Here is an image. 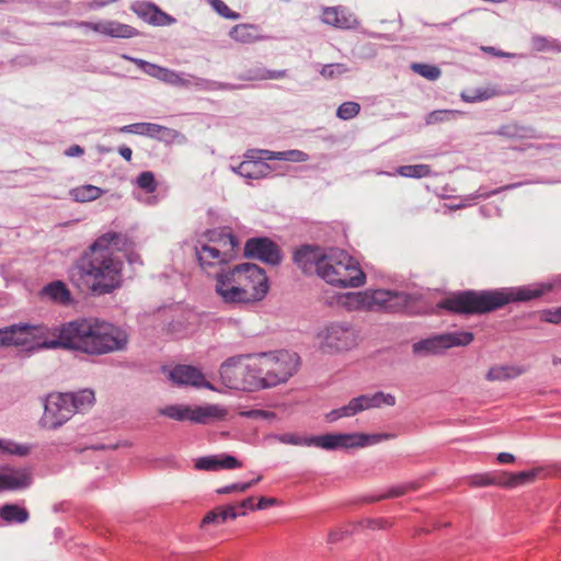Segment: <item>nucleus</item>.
<instances>
[{"instance_id":"obj_30","label":"nucleus","mask_w":561,"mask_h":561,"mask_svg":"<svg viewBox=\"0 0 561 561\" xmlns=\"http://www.w3.org/2000/svg\"><path fill=\"white\" fill-rule=\"evenodd\" d=\"M0 517L7 524H23L28 519V512L16 504H5L0 507Z\"/></svg>"},{"instance_id":"obj_8","label":"nucleus","mask_w":561,"mask_h":561,"mask_svg":"<svg viewBox=\"0 0 561 561\" xmlns=\"http://www.w3.org/2000/svg\"><path fill=\"white\" fill-rule=\"evenodd\" d=\"M250 356L251 354L231 356L220 365L219 376L226 387L237 390L256 389L249 380L254 375V364Z\"/></svg>"},{"instance_id":"obj_15","label":"nucleus","mask_w":561,"mask_h":561,"mask_svg":"<svg viewBox=\"0 0 561 561\" xmlns=\"http://www.w3.org/2000/svg\"><path fill=\"white\" fill-rule=\"evenodd\" d=\"M244 255L257 259L271 265H277L282 261L280 251L276 243L268 238H252L245 242Z\"/></svg>"},{"instance_id":"obj_38","label":"nucleus","mask_w":561,"mask_h":561,"mask_svg":"<svg viewBox=\"0 0 561 561\" xmlns=\"http://www.w3.org/2000/svg\"><path fill=\"white\" fill-rule=\"evenodd\" d=\"M102 190L94 185H82L71 191V196L80 203L91 202L99 198Z\"/></svg>"},{"instance_id":"obj_35","label":"nucleus","mask_w":561,"mask_h":561,"mask_svg":"<svg viewBox=\"0 0 561 561\" xmlns=\"http://www.w3.org/2000/svg\"><path fill=\"white\" fill-rule=\"evenodd\" d=\"M230 37L236 42L249 44L259 39L257 30L251 24H238L230 30Z\"/></svg>"},{"instance_id":"obj_29","label":"nucleus","mask_w":561,"mask_h":561,"mask_svg":"<svg viewBox=\"0 0 561 561\" xmlns=\"http://www.w3.org/2000/svg\"><path fill=\"white\" fill-rule=\"evenodd\" d=\"M500 485L505 488H515L533 482L537 476L536 470L520 471L517 473H500Z\"/></svg>"},{"instance_id":"obj_19","label":"nucleus","mask_w":561,"mask_h":561,"mask_svg":"<svg viewBox=\"0 0 561 561\" xmlns=\"http://www.w3.org/2000/svg\"><path fill=\"white\" fill-rule=\"evenodd\" d=\"M328 251L316 245H302L294 253V262L306 274L320 271V263L325 257Z\"/></svg>"},{"instance_id":"obj_23","label":"nucleus","mask_w":561,"mask_h":561,"mask_svg":"<svg viewBox=\"0 0 561 561\" xmlns=\"http://www.w3.org/2000/svg\"><path fill=\"white\" fill-rule=\"evenodd\" d=\"M241 463L239 460L230 455L206 456L201 457L195 461L197 470L215 471L218 469H234L239 468Z\"/></svg>"},{"instance_id":"obj_54","label":"nucleus","mask_w":561,"mask_h":561,"mask_svg":"<svg viewBox=\"0 0 561 561\" xmlns=\"http://www.w3.org/2000/svg\"><path fill=\"white\" fill-rule=\"evenodd\" d=\"M220 514V522L225 523L227 519H234L240 515H245V512L238 513L236 506L228 505L226 507H217Z\"/></svg>"},{"instance_id":"obj_42","label":"nucleus","mask_w":561,"mask_h":561,"mask_svg":"<svg viewBox=\"0 0 561 561\" xmlns=\"http://www.w3.org/2000/svg\"><path fill=\"white\" fill-rule=\"evenodd\" d=\"M350 71V68L347 65L342 62H335V64H329L324 65L321 70L320 75L328 80L336 79L342 77L343 75L347 73Z\"/></svg>"},{"instance_id":"obj_60","label":"nucleus","mask_w":561,"mask_h":561,"mask_svg":"<svg viewBox=\"0 0 561 561\" xmlns=\"http://www.w3.org/2000/svg\"><path fill=\"white\" fill-rule=\"evenodd\" d=\"M461 99L465 102L473 103V102H478V101H482V100L488 99V95H486L485 92H480V93H474V94H468V93L462 92L461 93Z\"/></svg>"},{"instance_id":"obj_61","label":"nucleus","mask_w":561,"mask_h":561,"mask_svg":"<svg viewBox=\"0 0 561 561\" xmlns=\"http://www.w3.org/2000/svg\"><path fill=\"white\" fill-rule=\"evenodd\" d=\"M266 160H278V161H287V150L286 151H272L267 150L264 153Z\"/></svg>"},{"instance_id":"obj_26","label":"nucleus","mask_w":561,"mask_h":561,"mask_svg":"<svg viewBox=\"0 0 561 561\" xmlns=\"http://www.w3.org/2000/svg\"><path fill=\"white\" fill-rule=\"evenodd\" d=\"M495 135L503 136L506 138H537V131L534 127L527 125H520L518 123H508L501 126L495 133Z\"/></svg>"},{"instance_id":"obj_28","label":"nucleus","mask_w":561,"mask_h":561,"mask_svg":"<svg viewBox=\"0 0 561 561\" xmlns=\"http://www.w3.org/2000/svg\"><path fill=\"white\" fill-rule=\"evenodd\" d=\"M42 295L59 304H68L71 300L70 291L60 280H55L46 285L42 289Z\"/></svg>"},{"instance_id":"obj_51","label":"nucleus","mask_w":561,"mask_h":561,"mask_svg":"<svg viewBox=\"0 0 561 561\" xmlns=\"http://www.w3.org/2000/svg\"><path fill=\"white\" fill-rule=\"evenodd\" d=\"M136 135L147 136L150 138H154L158 136L159 124L154 123H135Z\"/></svg>"},{"instance_id":"obj_57","label":"nucleus","mask_w":561,"mask_h":561,"mask_svg":"<svg viewBox=\"0 0 561 561\" xmlns=\"http://www.w3.org/2000/svg\"><path fill=\"white\" fill-rule=\"evenodd\" d=\"M287 75L286 70H263L262 75L257 76L259 79H282Z\"/></svg>"},{"instance_id":"obj_37","label":"nucleus","mask_w":561,"mask_h":561,"mask_svg":"<svg viewBox=\"0 0 561 561\" xmlns=\"http://www.w3.org/2000/svg\"><path fill=\"white\" fill-rule=\"evenodd\" d=\"M531 46L535 51H558L561 53V42L541 35L531 37Z\"/></svg>"},{"instance_id":"obj_59","label":"nucleus","mask_w":561,"mask_h":561,"mask_svg":"<svg viewBox=\"0 0 561 561\" xmlns=\"http://www.w3.org/2000/svg\"><path fill=\"white\" fill-rule=\"evenodd\" d=\"M208 524H222L220 522V514H219L218 508L208 512L207 515L204 517L202 525H208Z\"/></svg>"},{"instance_id":"obj_14","label":"nucleus","mask_w":561,"mask_h":561,"mask_svg":"<svg viewBox=\"0 0 561 561\" xmlns=\"http://www.w3.org/2000/svg\"><path fill=\"white\" fill-rule=\"evenodd\" d=\"M366 299L369 302L367 310L397 312L408 304V294L385 289H367Z\"/></svg>"},{"instance_id":"obj_10","label":"nucleus","mask_w":561,"mask_h":561,"mask_svg":"<svg viewBox=\"0 0 561 561\" xmlns=\"http://www.w3.org/2000/svg\"><path fill=\"white\" fill-rule=\"evenodd\" d=\"M394 438L391 433H331L321 435L320 448L325 450L364 448Z\"/></svg>"},{"instance_id":"obj_3","label":"nucleus","mask_w":561,"mask_h":561,"mask_svg":"<svg viewBox=\"0 0 561 561\" xmlns=\"http://www.w3.org/2000/svg\"><path fill=\"white\" fill-rule=\"evenodd\" d=\"M556 287H561V276L551 282L503 287L493 290H466L445 298L439 307L453 312L486 313L512 302H527L539 298Z\"/></svg>"},{"instance_id":"obj_48","label":"nucleus","mask_w":561,"mask_h":561,"mask_svg":"<svg viewBox=\"0 0 561 561\" xmlns=\"http://www.w3.org/2000/svg\"><path fill=\"white\" fill-rule=\"evenodd\" d=\"M501 474H477L470 478V484L473 486H486L491 484L500 485Z\"/></svg>"},{"instance_id":"obj_6","label":"nucleus","mask_w":561,"mask_h":561,"mask_svg":"<svg viewBox=\"0 0 561 561\" xmlns=\"http://www.w3.org/2000/svg\"><path fill=\"white\" fill-rule=\"evenodd\" d=\"M250 358L253 359L254 375L249 380L256 389L287 381L299 366V356L286 350L251 353Z\"/></svg>"},{"instance_id":"obj_63","label":"nucleus","mask_w":561,"mask_h":561,"mask_svg":"<svg viewBox=\"0 0 561 561\" xmlns=\"http://www.w3.org/2000/svg\"><path fill=\"white\" fill-rule=\"evenodd\" d=\"M345 534H346V531H342V530H331L329 533L328 541L330 543H335V542L342 540Z\"/></svg>"},{"instance_id":"obj_31","label":"nucleus","mask_w":561,"mask_h":561,"mask_svg":"<svg viewBox=\"0 0 561 561\" xmlns=\"http://www.w3.org/2000/svg\"><path fill=\"white\" fill-rule=\"evenodd\" d=\"M524 373V369L516 366H493L489 369L485 378L489 381H504L514 379L520 376Z\"/></svg>"},{"instance_id":"obj_62","label":"nucleus","mask_w":561,"mask_h":561,"mask_svg":"<svg viewBox=\"0 0 561 561\" xmlns=\"http://www.w3.org/2000/svg\"><path fill=\"white\" fill-rule=\"evenodd\" d=\"M278 502L275 497H261L256 504V510H265L268 506L276 505Z\"/></svg>"},{"instance_id":"obj_53","label":"nucleus","mask_w":561,"mask_h":561,"mask_svg":"<svg viewBox=\"0 0 561 561\" xmlns=\"http://www.w3.org/2000/svg\"><path fill=\"white\" fill-rule=\"evenodd\" d=\"M266 149H248L243 153V161H251V163H264L266 160L264 153Z\"/></svg>"},{"instance_id":"obj_52","label":"nucleus","mask_w":561,"mask_h":561,"mask_svg":"<svg viewBox=\"0 0 561 561\" xmlns=\"http://www.w3.org/2000/svg\"><path fill=\"white\" fill-rule=\"evenodd\" d=\"M251 488H252V483L238 482V483H232V484L219 488L216 490V493L217 494H229V493H233V492L242 493V492L248 491Z\"/></svg>"},{"instance_id":"obj_64","label":"nucleus","mask_w":561,"mask_h":561,"mask_svg":"<svg viewBox=\"0 0 561 561\" xmlns=\"http://www.w3.org/2000/svg\"><path fill=\"white\" fill-rule=\"evenodd\" d=\"M83 148L80 147L79 145H73V146H70L66 151H65V154L67 157H79L81 154H83Z\"/></svg>"},{"instance_id":"obj_5","label":"nucleus","mask_w":561,"mask_h":561,"mask_svg":"<svg viewBox=\"0 0 561 561\" xmlns=\"http://www.w3.org/2000/svg\"><path fill=\"white\" fill-rule=\"evenodd\" d=\"M238 247V239L229 230L213 229L197 239L194 249L201 268L216 283L236 259Z\"/></svg>"},{"instance_id":"obj_12","label":"nucleus","mask_w":561,"mask_h":561,"mask_svg":"<svg viewBox=\"0 0 561 561\" xmlns=\"http://www.w3.org/2000/svg\"><path fill=\"white\" fill-rule=\"evenodd\" d=\"M472 341L473 334L471 332H449L415 342L412 350L415 355L425 357L442 354L445 350L450 347L466 346Z\"/></svg>"},{"instance_id":"obj_33","label":"nucleus","mask_w":561,"mask_h":561,"mask_svg":"<svg viewBox=\"0 0 561 561\" xmlns=\"http://www.w3.org/2000/svg\"><path fill=\"white\" fill-rule=\"evenodd\" d=\"M377 174L393 175L390 172H378ZM394 174L403 178L422 179L431 174V168L427 164H411L399 167Z\"/></svg>"},{"instance_id":"obj_13","label":"nucleus","mask_w":561,"mask_h":561,"mask_svg":"<svg viewBox=\"0 0 561 561\" xmlns=\"http://www.w3.org/2000/svg\"><path fill=\"white\" fill-rule=\"evenodd\" d=\"M71 401L64 393H50L44 400V413L39 425L46 430H57L73 415Z\"/></svg>"},{"instance_id":"obj_27","label":"nucleus","mask_w":561,"mask_h":561,"mask_svg":"<svg viewBox=\"0 0 561 561\" xmlns=\"http://www.w3.org/2000/svg\"><path fill=\"white\" fill-rule=\"evenodd\" d=\"M66 398L70 399V409L72 413L82 412L85 409L92 407L95 397L94 392L90 389H83L75 393H64Z\"/></svg>"},{"instance_id":"obj_17","label":"nucleus","mask_w":561,"mask_h":561,"mask_svg":"<svg viewBox=\"0 0 561 561\" xmlns=\"http://www.w3.org/2000/svg\"><path fill=\"white\" fill-rule=\"evenodd\" d=\"M80 25L87 30L113 38H131L138 34L135 27L114 20L82 22Z\"/></svg>"},{"instance_id":"obj_45","label":"nucleus","mask_w":561,"mask_h":561,"mask_svg":"<svg viewBox=\"0 0 561 561\" xmlns=\"http://www.w3.org/2000/svg\"><path fill=\"white\" fill-rule=\"evenodd\" d=\"M411 69L428 80H436L440 76L439 68L433 65L415 62L411 65Z\"/></svg>"},{"instance_id":"obj_22","label":"nucleus","mask_w":561,"mask_h":561,"mask_svg":"<svg viewBox=\"0 0 561 561\" xmlns=\"http://www.w3.org/2000/svg\"><path fill=\"white\" fill-rule=\"evenodd\" d=\"M394 404L396 397L382 391L353 398V405H355L357 414L365 410L381 408L382 405L393 407Z\"/></svg>"},{"instance_id":"obj_9","label":"nucleus","mask_w":561,"mask_h":561,"mask_svg":"<svg viewBox=\"0 0 561 561\" xmlns=\"http://www.w3.org/2000/svg\"><path fill=\"white\" fill-rule=\"evenodd\" d=\"M319 347L328 353L348 351L357 345V332L348 322H331L318 333Z\"/></svg>"},{"instance_id":"obj_1","label":"nucleus","mask_w":561,"mask_h":561,"mask_svg":"<svg viewBox=\"0 0 561 561\" xmlns=\"http://www.w3.org/2000/svg\"><path fill=\"white\" fill-rule=\"evenodd\" d=\"M128 334L117 325L95 318H81L53 328L27 323L0 329V347L70 350L88 355H105L127 348Z\"/></svg>"},{"instance_id":"obj_41","label":"nucleus","mask_w":561,"mask_h":561,"mask_svg":"<svg viewBox=\"0 0 561 561\" xmlns=\"http://www.w3.org/2000/svg\"><path fill=\"white\" fill-rule=\"evenodd\" d=\"M460 112L455 110H435L430 112L425 117L426 125H435L451 121Z\"/></svg>"},{"instance_id":"obj_21","label":"nucleus","mask_w":561,"mask_h":561,"mask_svg":"<svg viewBox=\"0 0 561 561\" xmlns=\"http://www.w3.org/2000/svg\"><path fill=\"white\" fill-rule=\"evenodd\" d=\"M31 473L25 468L0 467V489L20 490L31 484Z\"/></svg>"},{"instance_id":"obj_4","label":"nucleus","mask_w":561,"mask_h":561,"mask_svg":"<svg viewBox=\"0 0 561 561\" xmlns=\"http://www.w3.org/2000/svg\"><path fill=\"white\" fill-rule=\"evenodd\" d=\"M270 289L264 270L253 263L229 267L218 275L214 290L226 305H252L264 299Z\"/></svg>"},{"instance_id":"obj_56","label":"nucleus","mask_w":561,"mask_h":561,"mask_svg":"<svg viewBox=\"0 0 561 561\" xmlns=\"http://www.w3.org/2000/svg\"><path fill=\"white\" fill-rule=\"evenodd\" d=\"M359 56L362 58H374L377 55V50L374 44L365 43L358 47Z\"/></svg>"},{"instance_id":"obj_58","label":"nucleus","mask_w":561,"mask_h":561,"mask_svg":"<svg viewBox=\"0 0 561 561\" xmlns=\"http://www.w3.org/2000/svg\"><path fill=\"white\" fill-rule=\"evenodd\" d=\"M481 49L490 55L496 56V57H505V58H513L516 57L515 54L502 51L493 46H482Z\"/></svg>"},{"instance_id":"obj_18","label":"nucleus","mask_w":561,"mask_h":561,"mask_svg":"<svg viewBox=\"0 0 561 561\" xmlns=\"http://www.w3.org/2000/svg\"><path fill=\"white\" fill-rule=\"evenodd\" d=\"M321 21L341 30H352L358 26L356 15L346 7H325L322 9Z\"/></svg>"},{"instance_id":"obj_32","label":"nucleus","mask_w":561,"mask_h":561,"mask_svg":"<svg viewBox=\"0 0 561 561\" xmlns=\"http://www.w3.org/2000/svg\"><path fill=\"white\" fill-rule=\"evenodd\" d=\"M277 440L283 444L294 445V446H307V447H318L320 448L321 435L319 436H300L291 433H284L276 436Z\"/></svg>"},{"instance_id":"obj_49","label":"nucleus","mask_w":561,"mask_h":561,"mask_svg":"<svg viewBox=\"0 0 561 561\" xmlns=\"http://www.w3.org/2000/svg\"><path fill=\"white\" fill-rule=\"evenodd\" d=\"M538 317L543 322L561 324V307L540 310Z\"/></svg>"},{"instance_id":"obj_40","label":"nucleus","mask_w":561,"mask_h":561,"mask_svg":"<svg viewBox=\"0 0 561 561\" xmlns=\"http://www.w3.org/2000/svg\"><path fill=\"white\" fill-rule=\"evenodd\" d=\"M160 130H158V136H154V139L160 141H164L167 144L178 142L185 144L186 137L180 131L159 125Z\"/></svg>"},{"instance_id":"obj_7","label":"nucleus","mask_w":561,"mask_h":561,"mask_svg":"<svg viewBox=\"0 0 561 561\" xmlns=\"http://www.w3.org/2000/svg\"><path fill=\"white\" fill-rule=\"evenodd\" d=\"M318 275L328 284L343 288L359 287L366 280L358 262L340 249H330L327 252Z\"/></svg>"},{"instance_id":"obj_39","label":"nucleus","mask_w":561,"mask_h":561,"mask_svg":"<svg viewBox=\"0 0 561 561\" xmlns=\"http://www.w3.org/2000/svg\"><path fill=\"white\" fill-rule=\"evenodd\" d=\"M520 185H522V183H513V184H508V185L502 186V187L496 188V190L491 191V192H480V191H478V192H476L472 195H468V196L463 197V202L462 203L450 205L449 208L453 209V210L460 209V208L465 207L466 205H469L471 202H473V201H476V199H478L480 197L486 198V197H489L491 195L499 194L502 191L513 190V188H516V187H518Z\"/></svg>"},{"instance_id":"obj_55","label":"nucleus","mask_w":561,"mask_h":561,"mask_svg":"<svg viewBox=\"0 0 561 561\" xmlns=\"http://www.w3.org/2000/svg\"><path fill=\"white\" fill-rule=\"evenodd\" d=\"M309 160V154L298 149L287 150V161L290 162H306Z\"/></svg>"},{"instance_id":"obj_2","label":"nucleus","mask_w":561,"mask_h":561,"mask_svg":"<svg viewBox=\"0 0 561 561\" xmlns=\"http://www.w3.org/2000/svg\"><path fill=\"white\" fill-rule=\"evenodd\" d=\"M125 240L122 233L106 232L77 262L80 278L94 295L110 294L121 286L123 260L116 251H121Z\"/></svg>"},{"instance_id":"obj_16","label":"nucleus","mask_w":561,"mask_h":561,"mask_svg":"<svg viewBox=\"0 0 561 561\" xmlns=\"http://www.w3.org/2000/svg\"><path fill=\"white\" fill-rule=\"evenodd\" d=\"M121 57L125 60L134 62L146 75L156 78L167 84H187V82L184 81V79H182L178 72L172 69L164 68L126 54H122Z\"/></svg>"},{"instance_id":"obj_50","label":"nucleus","mask_w":561,"mask_h":561,"mask_svg":"<svg viewBox=\"0 0 561 561\" xmlns=\"http://www.w3.org/2000/svg\"><path fill=\"white\" fill-rule=\"evenodd\" d=\"M211 8L222 18L238 20L240 14L232 11L222 0H210Z\"/></svg>"},{"instance_id":"obj_46","label":"nucleus","mask_w":561,"mask_h":561,"mask_svg":"<svg viewBox=\"0 0 561 561\" xmlns=\"http://www.w3.org/2000/svg\"><path fill=\"white\" fill-rule=\"evenodd\" d=\"M360 111V105L356 102H344L336 111V116L343 121L354 118Z\"/></svg>"},{"instance_id":"obj_47","label":"nucleus","mask_w":561,"mask_h":561,"mask_svg":"<svg viewBox=\"0 0 561 561\" xmlns=\"http://www.w3.org/2000/svg\"><path fill=\"white\" fill-rule=\"evenodd\" d=\"M137 184L148 193H153L157 190L154 175L150 171L141 172L137 178Z\"/></svg>"},{"instance_id":"obj_24","label":"nucleus","mask_w":561,"mask_h":561,"mask_svg":"<svg viewBox=\"0 0 561 561\" xmlns=\"http://www.w3.org/2000/svg\"><path fill=\"white\" fill-rule=\"evenodd\" d=\"M178 75L187 82V84H172L173 87H182V88H194L197 91H220V90H233L234 85L226 82H219L215 80H209L205 78L194 77L192 75H185L182 72H178Z\"/></svg>"},{"instance_id":"obj_11","label":"nucleus","mask_w":561,"mask_h":561,"mask_svg":"<svg viewBox=\"0 0 561 561\" xmlns=\"http://www.w3.org/2000/svg\"><path fill=\"white\" fill-rule=\"evenodd\" d=\"M160 413L176 421H191L199 424H207L213 421L222 420L227 415V409L219 404L206 405H182L173 404L163 408Z\"/></svg>"},{"instance_id":"obj_34","label":"nucleus","mask_w":561,"mask_h":561,"mask_svg":"<svg viewBox=\"0 0 561 561\" xmlns=\"http://www.w3.org/2000/svg\"><path fill=\"white\" fill-rule=\"evenodd\" d=\"M32 450V445L20 444L8 438H0V455L26 457Z\"/></svg>"},{"instance_id":"obj_25","label":"nucleus","mask_w":561,"mask_h":561,"mask_svg":"<svg viewBox=\"0 0 561 561\" xmlns=\"http://www.w3.org/2000/svg\"><path fill=\"white\" fill-rule=\"evenodd\" d=\"M231 171L247 180H261L267 178L272 172L273 168L264 163H251V161H242L237 167H231Z\"/></svg>"},{"instance_id":"obj_43","label":"nucleus","mask_w":561,"mask_h":561,"mask_svg":"<svg viewBox=\"0 0 561 561\" xmlns=\"http://www.w3.org/2000/svg\"><path fill=\"white\" fill-rule=\"evenodd\" d=\"M356 408L353 405V399L339 409H334L325 414V420L333 423L342 417H351L356 415Z\"/></svg>"},{"instance_id":"obj_36","label":"nucleus","mask_w":561,"mask_h":561,"mask_svg":"<svg viewBox=\"0 0 561 561\" xmlns=\"http://www.w3.org/2000/svg\"><path fill=\"white\" fill-rule=\"evenodd\" d=\"M339 304L343 305L350 310H367V306H369V302H367L366 299V290L343 294L339 297Z\"/></svg>"},{"instance_id":"obj_44","label":"nucleus","mask_w":561,"mask_h":561,"mask_svg":"<svg viewBox=\"0 0 561 561\" xmlns=\"http://www.w3.org/2000/svg\"><path fill=\"white\" fill-rule=\"evenodd\" d=\"M419 484L416 482H408L404 484H399L391 486L387 493H383L377 496L375 500H383V499H392L404 495L409 491L416 490Z\"/></svg>"},{"instance_id":"obj_20","label":"nucleus","mask_w":561,"mask_h":561,"mask_svg":"<svg viewBox=\"0 0 561 561\" xmlns=\"http://www.w3.org/2000/svg\"><path fill=\"white\" fill-rule=\"evenodd\" d=\"M169 377L176 385L215 389L210 382L205 380L202 371L194 366L178 365L170 371Z\"/></svg>"}]
</instances>
